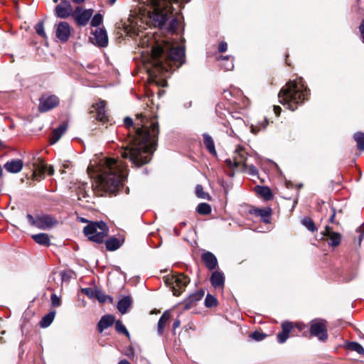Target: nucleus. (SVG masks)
<instances>
[{"label":"nucleus","instance_id":"obj_1","mask_svg":"<svg viewBox=\"0 0 364 364\" xmlns=\"http://www.w3.org/2000/svg\"><path fill=\"white\" fill-rule=\"evenodd\" d=\"M136 117L135 123L129 117L124 118L129 139L120 153L123 159H127L133 166L140 167L151 161L157 145L159 129L156 116L145 112L136 114Z\"/></svg>","mask_w":364,"mask_h":364},{"label":"nucleus","instance_id":"obj_2","mask_svg":"<svg viewBox=\"0 0 364 364\" xmlns=\"http://www.w3.org/2000/svg\"><path fill=\"white\" fill-rule=\"evenodd\" d=\"M151 48L149 68L151 75L157 77L168 73L173 67L180 68L185 63V48L175 46L168 39L150 41Z\"/></svg>","mask_w":364,"mask_h":364},{"label":"nucleus","instance_id":"obj_3","mask_svg":"<svg viewBox=\"0 0 364 364\" xmlns=\"http://www.w3.org/2000/svg\"><path fill=\"white\" fill-rule=\"evenodd\" d=\"M97 186L105 193H116L127 176V166L119 160L105 159L97 168Z\"/></svg>","mask_w":364,"mask_h":364},{"label":"nucleus","instance_id":"obj_4","mask_svg":"<svg viewBox=\"0 0 364 364\" xmlns=\"http://www.w3.org/2000/svg\"><path fill=\"white\" fill-rule=\"evenodd\" d=\"M310 90L302 77L289 81L278 93L279 102L286 108L294 111L297 107L308 100Z\"/></svg>","mask_w":364,"mask_h":364},{"label":"nucleus","instance_id":"obj_5","mask_svg":"<svg viewBox=\"0 0 364 364\" xmlns=\"http://www.w3.org/2000/svg\"><path fill=\"white\" fill-rule=\"evenodd\" d=\"M191 0H182L184 3H188ZM147 3L151 5L153 11L151 18L155 26L160 29H166L168 32L173 33L176 31L178 25V21L176 18H173L167 25L170 6L172 3H178V0H147Z\"/></svg>","mask_w":364,"mask_h":364},{"label":"nucleus","instance_id":"obj_6","mask_svg":"<svg viewBox=\"0 0 364 364\" xmlns=\"http://www.w3.org/2000/svg\"><path fill=\"white\" fill-rule=\"evenodd\" d=\"M109 231L108 226L106 223L101 221L90 222L84 229V234L90 241L101 244L104 241L105 237Z\"/></svg>","mask_w":364,"mask_h":364},{"label":"nucleus","instance_id":"obj_7","mask_svg":"<svg viewBox=\"0 0 364 364\" xmlns=\"http://www.w3.org/2000/svg\"><path fill=\"white\" fill-rule=\"evenodd\" d=\"M309 333L320 341H326L328 338L327 321L320 318L311 320L309 322Z\"/></svg>","mask_w":364,"mask_h":364},{"label":"nucleus","instance_id":"obj_8","mask_svg":"<svg viewBox=\"0 0 364 364\" xmlns=\"http://www.w3.org/2000/svg\"><path fill=\"white\" fill-rule=\"evenodd\" d=\"M93 14V10L84 9L81 6H77L73 14V18L79 26H85Z\"/></svg>","mask_w":364,"mask_h":364},{"label":"nucleus","instance_id":"obj_9","mask_svg":"<svg viewBox=\"0 0 364 364\" xmlns=\"http://www.w3.org/2000/svg\"><path fill=\"white\" fill-rule=\"evenodd\" d=\"M191 279L188 276L182 273L178 274L173 277L172 291L174 296H179L182 291L189 284Z\"/></svg>","mask_w":364,"mask_h":364},{"label":"nucleus","instance_id":"obj_10","mask_svg":"<svg viewBox=\"0 0 364 364\" xmlns=\"http://www.w3.org/2000/svg\"><path fill=\"white\" fill-rule=\"evenodd\" d=\"M59 104V99L55 95H43L40 99L38 110L41 112H48Z\"/></svg>","mask_w":364,"mask_h":364},{"label":"nucleus","instance_id":"obj_11","mask_svg":"<svg viewBox=\"0 0 364 364\" xmlns=\"http://www.w3.org/2000/svg\"><path fill=\"white\" fill-rule=\"evenodd\" d=\"M74 11L69 1L63 0L55 8V14L60 18H67L70 16H73Z\"/></svg>","mask_w":364,"mask_h":364},{"label":"nucleus","instance_id":"obj_12","mask_svg":"<svg viewBox=\"0 0 364 364\" xmlns=\"http://www.w3.org/2000/svg\"><path fill=\"white\" fill-rule=\"evenodd\" d=\"M55 36L63 43L68 41L70 36V26L68 23L61 21L55 25Z\"/></svg>","mask_w":364,"mask_h":364},{"label":"nucleus","instance_id":"obj_13","mask_svg":"<svg viewBox=\"0 0 364 364\" xmlns=\"http://www.w3.org/2000/svg\"><path fill=\"white\" fill-rule=\"evenodd\" d=\"M58 223L56 219L48 215H37L36 227L41 230H47Z\"/></svg>","mask_w":364,"mask_h":364},{"label":"nucleus","instance_id":"obj_14","mask_svg":"<svg viewBox=\"0 0 364 364\" xmlns=\"http://www.w3.org/2000/svg\"><path fill=\"white\" fill-rule=\"evenodd\" d=\"M94 39L95 40V44L98 47L105 48L108 45V36L105 29L97 28L93 33ZM94 43V42L92 41Z\"/></svg>","mask_w":364,"mask_h":364},{"label":"nucleus","instance_id":"obj_15","mask_svg":"<svg viewBox=\"0 0 364 364\" xmlns=\"http://www.w3.org/2000/svg\"><path fill=\"white\" fill-rule=\"evenodd\" d=\"M32 164L35 177H37V174L41 176L47 172V164L42 158L37 156V155L33 156Z\"/></svg>","mask_w":364,"mask_h":364},{"label":"nucleus","instance_id":"obj_16","mask_svg":"<svg viewBox=\"0 0 364 364\" xmlns=\"http://www.w3.org/2000/svg\"><path fill=\"white\" fill-rule=\"evenodd\" d=\"M250 213L253 214L256 216L260 217L262 222L266 224L270 223V217L272 215V208L267 207L264 208H252L250 210Z\"/></svg>","mask_w":364,"mask_h":364},{"label":"nucleus","instance_id":"obj_17","mask_svg":"<svg viewBox=\"0 0 364 364\" xmlns=\"http://www.w3.org/2000/svg\"><path fill=\"white\" fill-rule=\"evenodd\" d=\"M282 331L279 332L277 336V342L279 343H284L289 338V334L293 329V324L289 321H284L282 323Z\"/></svg>","mask_w":364,"mask_h":364},{"label":"nucleus","instance_id":"obj_18","mask_svg":"<svg viewBox=\"0 0 364 364\" xmlns=\"http://www.w3.org/2000/svg\"><path fill=\"white\" fill-rule=\"evenodd\" d=\"M202 261L204 262L205 267L210 269L213 270L218 266V259L216 257L210 252H205L201 255Z\"/></svg>","mask_w":364,"mask_h":364},{"label":"nucleus","instance_id":"obj_19","mask_svg":"<svg viewBox=\"0 0 364 364\" xmlns=\"http://www.w3.org/2000/svg\"><path fill=\"white\" fill-rule=\"evenodd\" d=\"M115 321V317L112 314L102 316L97 323V329L100 333L103 332L107 328L112 326Z\"/></svg>","mask_w":364,"mask_h":364},{"label":"nucleus","instance_id":"obj_20","mask_svg":"<svg viewBox=\"0 0 364 364\" xmlns=\"http://www.w3.org/2000/svg\"><path fill=\"white\" fill-rule=\"evenodd\" d=\"M23 166V163L21 159H12L4 164V168L6 171L11 173H19L22 170Z\"/></svg>","mask_w":364,"mask_h":364},{"label":"nucleus","instance_id":"obj_21","mask_svg":"<svg viewBox=\"0 0 364 364\" xmlns=\"http://www.w3.org/2000/svg\"><path fill=\"white\" fill-rule=\"evenodd\" d=\"M210 281L215 289H223L225 284V275L222 272L214 271L211 274Z\"/></svg>","mask_w":364,"mask_h":364},{"label":"nucleus","instance_id":"obj_22","mask_svg":"<svg viewBox=\"0 0 364 364\" xmlns=\"http://www.w3.org/2000/svg\"><path fill=\"white\" fill-rule=\"evenodd\" d=\"M323 235L327 236L329 238V240H330V242H328L329 245H331L332 247H336L341 243V235L338 232H332L331 228L328 225L326 226V230L323 232Z\"/></svg>","mask_w":364,"mask_h":364},{"label":"nucleus","instance_id":"obj_23","mask_svg":"<svg viewBox=\"0 0 364 364\" xmlns=\"http://www.w3.org/2000/svg\"><path fill=\"white\" fill-rule=\"evenodd\" d=\"M105 102L101 100L94 106L97 112V119L102 122H105L108 118L105 111Z\"/></svg>","mask_w":364,"mask_h":364},{"label":"nucleus","instance_id":"obj_24","mask_svg":"<svg viewBox=\"0 0 364 364\" xmlns=\"http://www.w3.org/2000/svg\"><path fill=\"white\" fill-rule=\"evenodd\" d=\"M67 129L68 124L66 123H63L59 127L54 129L50 139V144H55L61 138L63 134L66 132Z\"/></svg>","mask_w":364,"mask_h":364},{"label":"nucleus","instance_id":"obj_25","mask_svg":"<svg viewBox=\"0 0 364 364\" xmlns=\"http://www.w3.org/2000/svg\"><path fill=\"white\" fill-rule=\"evenodd\" d=\"M202 136L203 138V144L206 149L209 151L210 154H213V156H216L217 152L215 147V142L212 136L207 133H203Z\"/></svg>","mask_w":364,"mask_h":364},{"label":"nucleus","instance_id":"obj_26","mask_svg":"<svg viewBox=\"0 0 364 364\" xmlns=\"http://www.w3.org/2000/svg\"><path fill=\"white\" fill-rule=\"evenodd\" d=\"M204 294V290L200 289L199 291H197L195 293L190 294L188 298L186 300L185 309H190L194 302L200 301L203 297Z\"/></svg>","mask_w":364,"mask_h":364},{"label":"nucleus","instance_id":"obj_27","mask_svg":"<svg viewBox=\"0 0 364 364\" xmlns=\"http://www.w3.org/2000/svg\"><path fill=\"white\" fill-rule=\"evenodd\" d=\"M132 304V300L131 296H124L122 299H120L118 301L117 309L121 314H124L127 312V310L131 306Z\"/></svg>","mask_w":364,"mask_h":364},{"label":"nucleus","instance_id":"obj_28","mask_svg":"<svg viewBox=\"0 0 364 364\" xmlns=\"http://www.w3.org/2000/svg\"><path fill=\"white\" fill-rule=\"evenodd\" d=\"M255 190L258 195L266 200H269L273 198L272 192L268 186H256Z\"/></svg>","mask_w":364,"mask_h":364},{"label":"nucleus","instance_id":"obj_29","mask_svg":"<svg viewBox=\"0 0 364 364\" xmlns=\"http://www.w3.org/2000/svg\"><path fill=\"white\" fill-rule=\"evenodd\" d=\"M33 240L38 245L48 247L50 245V239L46 233H38L32 235Z\"/></svg>","mask_w":364,"mask_h":364},{"label":"nucleus","instance_id":"obj_30","mask_svg":"<svg viewBox=\"0 0 364 364\" xmlns=\"http://www.w3.org/2000/svg\"><path fill=\"white\" fill-rule=\"evenodd\" d=\"M218 60L221 61L220 66L225 70H232L234 68V63H233V57L230 55L227 56H220L218 59Z\"/></svg>","mask_w":364,"mask_h":364},{"label":"nucleus","instance_id":"obj_31","mask_svg":"<svg viewBox=\"0 0 364 364\" xmlns=\"http://www.w3.org/2000/svg\"><path fill=\"white\" fill-rule=\"evenodd\" d=\"M122 245L120 240L115 237H112L105 242L106 249L108 251H115L118 250Z\"/></svg>","mask_w":364,"mask_h":364},{"label":"nucleus","instance_id":"obj_32","mask_svg":"<svg viewBox=\"0 0 364 364\" xmlns=\"http://www.w3.org/2000/svg\"><path fill=\"white\" fill-rule=\"evenodd\" d=\"M55 316V311H50L45 315L40 321V326L41 328L48 327L53 322Z\"/></svg>","mask_w":364,"mask_h":364},{"label":"nucleus","instance_id":"obj_33","mask_svg":"<svg viewBox=\"0 0 364 364\" xmlns=\"http://www.w3.org/2000/svg\"><path fill=\"white\" fill-rule=\"evenodd\" d=\"M168 318L169 314L167 313V311H165L160 317L157 324V331L159 334L161 335L163 333L166 322L168 320Z\"/></svg>","mask_w":364,"mask_h":364},{"label":"nucleus","instance_id":"obj_34","mask_svg":"<svg viewBox=\"0 0 364 364\" xmlns=\"http://www.w3.org/2000/svg\"><path fill=\"white\" fill-rule=\"evenodd\" d=\"M353 139L357 143L358 149L360 151H364V132H355L353 135Z\"/></svg>","mask_w":364,"mask_h":364},{"label":"nucleus","instance_id":"obj_35","mask_svg":"<svg viewBox=\"0 0 364 364\" xmlns=\"http://www.w3.org/2000/svg\"><path fill=\"white\" fill-rule=\"evenodd\" d=\"M347 348L352 351H355L360 355L364 354V348L358 342H349L347 344Z\"/></svg>","mask_w":364,"mask_h":364},{"label":"nucleus","instance_id":"obj_36","mask_svg":"<svg viewBox=\"0 0 364 364\" xmlns=\"http://www.w3.org/2000/svg\"><path fill=\"white\" fill-rule=\"evenodd\" d=\"M269 124V121L267 118H264V120L262 122H259L257 124H252L251 125V132L256 134H257L261 129H264Z\"/></svg>","mask_w":364,"mask_h":364},{"label":"nucleus","instance_id":"obj_37","mask_svg":"<svg viewBox=\"0 0 364 364\" xmlns=\"http://www.w3.org/2000/svg\"><path fill=\"white\" fill-rule=\"evenodd\" d=\"M301 224L309 231L314 232L316 231V228L312 219L309 217H304L301 220Z\"/></svg>","mask_w":364,"mask_h":364},{"label":"nucleus","instance_id":"obj_38","mask_svg":"<svg viewBox=\"0 0 364 364\" xmlns=\"http://www.w3.org/2000/svg\"><path fill=\"white\" fill-rule=\"evenodd\" d=\"M196 210L200 215H208L211 212V207L208 203H200L197 206Z\"/></svg>","mask_w":364,"mask_h":364},{"label":"nucleus","instance_id":"obj_39","mask_svg":"<svg viewBox=\"0 0 364 364\" xmlns=\"http://www.w3.org/2000/svg\"><path fill=\"white\" fill-rule=\"evenodd\" d=\"M242 171L250 175L255 176L258 175V170L253 164H247L244 162L242 164Z\"/></svg>","mask_w":364,"mask_h":364},{"label":"nucleus","instance_id":"obj_40","mask_svg":"<svg viewBox=\"0 0 364 364\" xmlns=\"http://www.w3.org/2000/svg\"><path fill=\"white\" fill-rule=\"evenodd\" d=\"M204 304L206 307L211 308V307L217 306L218 300L212 294H208L205 299Z\"/></svg>","mask_w":364,"mask_h":364},{"label":"nucleus","instance_id":"obj_41","mask_svg":"<svg viewBox=\"0 0 364 364\" xmlns=\"http://www.w3.org/2000/svg\"><path fill=\"white\" fill-rule=\"evenodd\" d=\"M115 329L118 333L124 334L127 337H129V331H127V328L122 323L121 321L118 320L115 322Z\"/></svg>","mask_w":364,"mask_h":364},{"label":"nucleus","instance_id":"obj_42","mask_svg":"<svg viewBox=\"0 0 364 364\" xmlns=\"http://www.w3.org/2000/svg\"><path fill=\"white\" fill-rule=\"evenodd\" d=\"M35 28V31L36 32V33L43 38L44 39H46L47 38V35L45 32V30H44V24H43V21H40L38 22L34 27Z\"/></svg>","mask_w":364,"mask_h":364},{"label":"nucleus","instance_id":"obj_43","mask_svg":"<svg viewBox=\"0 0 364 364\" xmlns=\"http://www.w3.org/2000/svg\"><path fill=\"white\" fill-rule=\"evenodd\" d=\"M103 21V16L101 14H96L91 19L90 25L92 27L99 26Z\"/></svg>","mask_w":364,"mask_h":364},{"label":"nucleus","instance_id":"obj_44","mask_svg":"<svg viewBox=\"0 0 364 364\" xmlns=\"http://www.w3.org/2000/svg\"><path fill=\"white\" fill-rule=\"evenodd\" d=\"M196 194L198 198L203 199H205L208 196V194L204 192L203 186L199 184L196 187Z\"/></svg>","mask_w":364,"mask_h":364},{"label":"nucleus","instance_id":"obj_45","mask_svg":"<svg viewBox=\"0 0 364 364\" xmlns=\"http://www.w3.org/2000/svg\"><path fill=\"white\" fill-rule=\"evenodd\" d=\"M95 298L97 299L100 303H105L107 301V296L105 295L101 290L97 289L95 291Z\"/></svg>","mask_w":364,"mask_h":364},{"label":"nucleus","instance_id":"obj_46","mask_svg":"<svg viewBox=\"0 0 364 364\" xmlns=\"http://www.w3.org/2000/svg\"><path fill=\"white\" fill-rule=\"evenodd\" d=\"M97 289H92V288H83L82 289V292L85 294L87 296H88L90 299H93L95 296V291H97Z\"/></svg>","mask_w":364,"mask_h":364},{"label":"nucleus","instance_id":"obj_47","mask_svg":"<svg viewBox=\"0 0 364 364\" xmlns=\"http://www.w3.org/2000/svg\"><path fill=\"white\" fill-rule=\"evenodd\" d=\"M251 338H253L254 340L257 341H262L264 338H266L267 335L264 333H262V332H259L257 331H254L252 334H251Z\"/></svg>","mask_w":364,"mask_h":364},{"label":"nucleus","instance_id":"obj_48","mask_svg":"<svg viewBox=\"0 0 364 364\" xmlns=\"http://www.w3.org/2000/svg\"><path fill=\"white\" fill-rule=\"evenodd\" d=\"M225 164L228 166H229L230 167L237 168L239 166V164H240V161H238L237 157H235V159L233 160H232L230 159H226L225 160Z\"/></svg>","mask_w":364,"mask_h":364},{"label":"nucleus","instance_id":"obj_49","mask_svg":"<svg viewBox=\"0 0 364 364\" xmlns=\"http://www.w3.org/2000/svg\"><path fill=\"white\" fill-rule=\"evenodd\" d=\"M51 303L53 306H59L61 304L60 298L55 294H53L50 296Z\"/></svg>","mask_w":364,"mask_h":364},{"label":"nucleus","instance_id":"obj_50","mask_svg":"<svg viewBox=\"0 0 364 364\" xmlns=\"http://www.w3.org/2000/svg\"><path fill=\"white\" fill-rule=\"evenodd\" d=\"M27 220L31 225L36 227V220H37V215L36 217H33L31 214H28L26 215Z\"/></svg>","mask_w":364,"mask_h":364},{"label":"nucleus","instance_id":"obj_51","mask_svg":"<svg viewBox=\"0 0 364 364\" xmlns=\"http://www.w3.org/2000/svg\"><path fill=\"white\" fill-rule=\"evenodd\" d=\"M27 220L31 225L36 227V220H37V215L36 217H33L31 214H28L26 215Z\"/></svg>","mask_w":364,"mask_h":364},{"label":"nucleus","instance_id":"obj_52","mask_svg":"<svg viewBox=\"0 0 364 364\" xmlns=\"http://www.w3.org/2000/svg\"><path fill=\"white\" fill-rule=\"evenodd\" d=\"M228 49V44L225 41H221L218 46V51L220 53L225 52Z\"/></svg>","mask_w":364,"mask_h":364},{"label":"nucleus","instance_id":"obj_53","mask_svg":"<svg viewBox=\"0 0 364 364\" xmlns=\"http://www.w3.org/2000/svg\"><path fill=\"white\" fill-rule=\"evenodd\" d=\"M357 232H360V235L359 236V240H360V242L363 240V235H364V230H363V227H359L357 228Z\"/></svg>","mask_w":364,"mask_h":364},{"label":"nucleus","instance_id":"obj_54","mask_svg":"<svg viewBox=\"0 0 364 364\" xmlns=\"http://www.w3.org/2000/svg\"><path fill=\"white\" fill-rule=\"evenodd\" d=\"M60 275L63 281H68L70 279L69 274L65 272H62L60 273Z\"/></svg>","mask_w":364,"mask_h":364},{"label":"nucleus","instance_id":"obj_55","mask_svg":"<svg viewBox=\"0 0 364 364\" xmlns=\"http://www.w3.org/2000/svg\"><path fill=\"white\" fill-rule=\"evenodd\" d=\"M359 30H360V36L362 38L364 36V19L362 21V22L359 26Z\"/></svg>","mask_w":364,"mask_h":364},{"label":"nucleus","instance_id":"obj_56","mask_svg":"<svg viewBox=\"0 0 364 364\" xmlns=\"http://www.w3.org/2000/svg\"><path fill=\"white\" fill-rule=\"evenodd\" d=\"M332 214L330 216L329 218V222L331 223H333L335 221H334V218H335V215H336V210L334 208H332Z\"/></svg>","mask_w":364,"mask_h":364},{"label":"nucleus","instance_id":"obj_57","mask_svg":"<svg viewBox=\"0 0 364 364\" xmlns=\"http://www.w3.org/2000/svg\"><path fill=\"white\" fill-rule=\"evenodd\" d=\"M237 151L238 152V156L241 159V160L242 159H245V152L244 151L240 149V150L237 149Z\"/></svg>","mask_w":364,"mask_h":364},{"label":"nucleus","instance_id":"obj_58","mask_svg":"<svg viewBox=\"0 0 364 364\" xmlns=\"http://www.w3.org/2000/svg\"><path fill=\"white\" fill-rule=\"evenodd\" d=\"M281 107L278 105H274V112L275 113L276 115H279L280 112H281Z\"/></svg>","mask_w":364,"mask_h":364},{"label":"nucleus","instance_id":"obj_59","mask_svg":"<svg viewBox=\"0 0 364 364\" xmlns=\"http://www.w3.org/2000/svg\"><path fill=\"white\" fill-rule=\"evenodd\" d=\"M180 324L181 321L178 319L175 320L174 322L173 323V328L176 329L178 328L180 326Z\"/></svg>","mask_w":364,"mask_h":364},{"label":"nucleus","instance_id":"obj_60","mask_svg":"<svg viewBox=\"0 0 364 364\" xmlns=\"http://www.w3.org/2000/svg\"><path fill=\"white\" fill-rule=\"evenodd\" d=\"M47 171L49 175H53L54 173V169L52 166H50L48 168H47Z\"/></svg>","mask_w":364,"mask_h":364},{"label":"nucleus","instance_id":"obj_61","mask_svg":"<svg viewBox=\"0 0 364 364\" xmlns=\"http://www.w3.org/2000/svg\"><path fill=\"white\" fill-rule=\"evenodd\" d=\"M191 106H192V102H191V101H189V102H186V103H185V104H184V107H185L186 108H189V107H191Z\"/></svg>","mask_w":364,"mask_h":364},{"label":"nucleus","instance_id":"obj_62","mask_svg":"<svg viewBox=\"0 0 364 364\" xmlns=\"http://www.w3.org/2000/svg\"><path fill=\"white\" fill-rule=\"evenodd\" d=\"M118 364H130V363L127 360H120Z\"/></svg>","mask_w":364,"mask_h":364},{"label":"nucleus","instance_id":"obj_63","mask_svg":"<svg viewBox=\"0 0 364 364\" xmlns=\"http://www.w3.org/2000/svg\"><path fill=\"white\" fill-rule=\"evenodd\" d=\"M72 1L75 4H80L83 2H85V0H72Z\"/></svg>","mask_w":364,"mask_h":364},{"label":"nucleus","instance_id":"obj_64","mask_svg":"<svg viewBox=\"0 0 364 364\" xmlns=\"http://www.w3.org/2000/svg\"><path fill=\"white\" fill-rule=\"evenodd\" d=\"M116 1L117 0H109V4L110 5H113Z\"/></svg>","mask_w":364,"mask_h":364}]
</instances>
